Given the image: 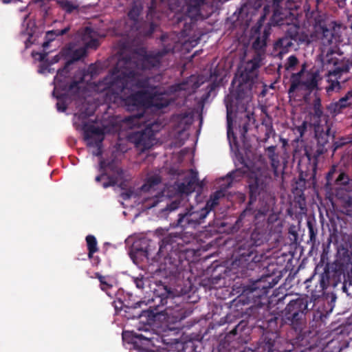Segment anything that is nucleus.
<instances>
[{
	"label": "nucleus",
	"instance_id": "obj_1",
	"mask_svg": "<svg viewBox=\"0 0 352 352\" xmlns=\"http://www.w3.org/2000/svg\"><path fill=\"white\" fill-rule=\"evenodd\" d=\"M256 227L250 238L239 244L234 264L239 267L236 273L242 278H248V283H243L242 294L249 298H261L269 289L275 286L280 278V271L273 263L264 261V254H258L256 248L265 241V233Z\"/></svg>",
	"mask_w": 352,
	"mask_h": 352
},
{
	"label": "nucleus",
	"instance_id": "obj_2",
	"mask_svg": "<svg viewBox=\"0 0 352 352\" xmlns=\"http://www.w3.org/2000/svg\"><path fill=\"white\" fill-rule=\"evenodd\" d=\"M102 67H88V72L91 73L85 74L83 72L80 80L74 81L71 85L70 89L76 87L80 89L84 82H87L88 89L93 90L97 94H103V100L106 103H116L120 98L121 94L126 90L130 89L135 86L138 88H147L149 86L150 78L146 77L139 78L134 71H131L128 74L122 75H110L104 77L102 80L98 82H88L93 78L94 72H96L98 69Z\"/></svg>",
	"mask_w": 352,
	"mask_h": 352
},
{
	"label": "nucleus",
	"instance_id": "obj_3",
	"mask_svg": "<svg viewBox=\"0 0 352 352\" xmlns=\"http://www.w3.org/2000/svg\"><path fill=\"white\" fill-rule=\"evenodd\" d=\"M305 324L306 319L287 307L280 314L265 310L261 326L268 331L263 335L253 352H290L282 348L278 331L284 326H289L299 334Z\"/></svg>",
	"mask_w": 352,
	"mask_h": 352
},
{
	"label": "nucleus",
	"instance_id": "obj_4",
	"mask_svg": "<svg viewBox=\"0 0 352 352\" xmlns=\"http://www.w3.org/2000/svg\"><path fill=\"white\" fill-rule=\"evenodd\" d=\"M194 239L188 232H170L162 239L157 254L164 257V270L175 276L185 270L189 264L187 257L192 253L188 245Z\"/></svg>",
	"mask_w": 352,
	"mask_h": 352
},
{
	"label": "nucleus",
	"instance_id": "obj_5",
	"mask_svg": "<svg viewBox=\"0 0 352 352\" xmlns=\"http://www.w3.org/2000/svg\"><path fill=\"white\" fill-rule=\"evenodd\" d=\"M320 274L324 278L328 287L335 288L342 283V288L344 290L346 277L352 276V259L349 250L346 248L339 249L336 260L331 264L327 263Z\"/></svg>",
	"mask_w": 352,
	"mask_h": 352
},
{
	"label": "nucleus",
	"instance_id": "obj_6",
	"mask_svg": "<svg viewBox=\"0 0 352 352\" xmlns=\"http://www.w3.org/2000/svg\"><path fill=\"white\" fill-rule=\"evenodd\" d=\"M258 67H238L232 85H236V89L232 93L237 102L252 97L256 89L260 85L258 80Z\"/></svg>",
	"mask_w": 352,
	"mask_h": 352
},
{
	"label": "nucleus",
	"instance_id": "obj_7",
	"mask_svg": "<svg viewBox=\"0 0 352 352\" xmlns=\"http://www.w3.org/2000/svg\"><path fill=\"white\" fill-rule=\"evenodd\" d=\"M275 203L274 199L270 198V201H258L256 209L254 210L248 204L245 210L240 214L236 221L234 228L239 229L243 226H250L252 223L256 227L265 226L269 214L272 211V206Z\"/></svg>",
	"mask_w": 352,
	"mask_h": 352
},
{
	"label": "nucleus",
	"instance_id": "obj_8",
	"mask_svg": "<svg viewBox=\"0 0 352 352\" xmlns=\"http://www.w3.org/2000/svg\"><path fill=\"white\" fill-rule=\"evenodd\" d=\"M314 126V138L316 142V145L310 148L306 147L305 154L309 162L316 165L318 158L324 153L331 146L330 140H333L334 134L331 133V126L328 124L327 120L324 124H318Z\"/></svg>",
	"mask_w": 352,
	"mask_h": 352
},
{
	"label": "nucleus",
	"instance_id": "obj_9",
	"mask_svg": "<svg viewBox=\"0 0 352 352\" xmlns=\"http://www.w3.org/2000/svg\"><path fill=\"white\" fill-rule=\"evenodd\" d=\"M120 130V126L111 118L109 120H102L100 126L96 124H85L83 131L85 139L90 146L100 148L104 138L105 133H116Z\"/></svg>",
	"mask_w": 352,
	"mask_h": 352
},
{
	"label": "nucleus",
	"instance_id": "obj_10",
	"mask_svg": "<svg viewBox=\"0 0 352 352\" xmlns=\"http://www.w3.org/2000/svg\"><path fill=\"white\" fill-rule=\"evenodd\" d=\"M320 78L318 72H308L306 67H302L300 72L292 74L288 93L293 95L297 91H302L310 94L313 91L320 89L318 83Z\"/></svg>",
	"mask_w": 352,
	"mask_h": 352
},
{
	"label": "nucleus",
	"instance_id": "obj_11",
	"mask_svg": "<svg viewBox=\"0 0 352 352\" xmlns=\"http://www.w3.org/2000/svg\"><path fill=\"white\" fill-rule=\"evenodd\" d=\"M142 52L133 53H120L116 54L111 59V64L116 65V66H125V65H145L151 64L155 66V61L157 60L160 56L162 54H158L156 55H146Z\"/></svg>",
	"mask_w": 352,
	"mask_h": 352
},
{
	"label": "nucleus",
	"instance_id": "obj_12",
	"mask_svg": "<svg viewBox=\"0 0 352 352\" xmlns=\"http://www.w3.org/2000/svg\"><path fill=\"white\" fill-rule=\"evenodd\" d=\"M249 205H252L258 197V201H270V198L274 199L270 192L268 191L267 184L265 181L256 173H252L249 175Z\"/></svg>",
	"mask_w": 352,
	"mask_h": 352
},
{
	"label": "nucleus",
	"instance_id": "obj_13",
	"mask_svg": "<svg viewBox=\"0 0 352 352\" xmlns=\"http://www.w3.org/2000/svg\"><path fill=\"white\" fill-rule=\"evenodd\" d=\"M177 216L176 226L183 229L195 228L204 222V220L208 216V211L203 208L196 210L193 206H190L182 208Z\"/></svg>",
	"mask_w": 352,
	"mask_h": 352
},
{
	"label": "nucleus",
	"instance_id": "obj_14",
	"mask_svg": "<svg viewBox=\"0 0 352 352\" xmlns=\"http://www.w3.org/2000/svg\"><path fill=\"white\" fill-rule=\"evenodd\" d=\"M154 126V124L148 123L144 129L131 132L128 137L129 142L134 144L135 146L142 152L149 149L153 144L157 131Z\"/></svg>",
	"mask_w": 352,
	"mask_h": 352
},
{
	"label": "nucleus",
	"instance_id": "obj_15",
	"mask_svg": "<svg viewBox=\"0 0 352 352\" xmlns=\"http://www.w3.org/2000/svg\"><path fill=\"white\" fill-rule=\"evenodd\" d=\"M53 84L54 87L52 96L57 100V111L65 112L66 111V67L59 68Z\"/></svg>",
	"mask_w": 352,
	"mask_h": 352
},
{
	"label": "nucleus",
	"instance_id": "obj_16",
	"mask_svg": "<svg viewBox=\"0 0 352 352\" xmlns=\"http://www.w3.org/2000/svg\"><path fill=\"white\" fill-rule=\"evenodd\" d=\"M318 269V266L315 268L313 274L305 281L307 292L311 295V297H309L310 303H313L314 300L322 296L324 289L329 287L324 278L320 274H317Z\"/></svg>",
	"mask_w": 352,
	"mask_h": 352
},
{
	"label": "nucleus",
	"instance_id": "obj_17",
	"mask_svg": "<svg viewBox=\"0 0 352 352\" xmlns=\"http://www.w3.org/2000/svg\"><path fill=\"white\" fill-rule=\"evenodd\" d=\"M154 321L147 322L146 319L142 320V322L143 323V324H140V326H138L137 327V329L139 331H143L144 333H138L133 331H123V339L126 340L128 336H131V342L135 345H138L139 344H144L146 346H149L150 344H153V333L151 331V324Z\"/></svg>",
	"mask_w": 352,
	"mask_h": 352
},
{
	"label": "nucleus",
	"instance_id": "obj_18",
	"mask_svg": "<svg viewBox=\"0 0 352 352\" xmlns=\"http://www.w3.org/2000/svg\"><path fill=\"white\" fill-rule=\"evenodd\" d=\"M119 303L121 305L120 311H123L122 315L128 320L139 318L142 321V320L146 319L147 322L155 320V314L153 311L150 309H140L142 302H137L133 306H122V302H119Z\"/></svg>",
	"mask_w": 352,
	"mask_h": 352
},
{
	"label": "nucleus",
	"instance_id": "obj_19",
	"mask_svg": "<svg viewBox=\"0 0 352 352\" xmlns=\"http://www.w3.org/2000/svg\"><path fill=\"white\" fill-rule=\"evenodd\" d=\"M210 78L206 87V94L202 96L203 100H207L217 87H219L226 76L227 71L225 67H210Z\"/></svg>",
	"mask_w": 352,
	"mask_h": 352
},
{
	"label": "nucleus",
	"instance_id": "obj_20",
	"mask_svg": "<svg viewBox=\"0 0 352 352\" xmlns=\"http://www.w3.org/2000/svg\"><path fill=\"white\" fill-rule=\"evenodd\" d=\"M310 304L311 303L309 301V296L307 295L299 296L296 298L290 300L285 307L297 313L300 317L306 319L307 312L312 309L314 305L313 304L311 307H309Z\"/></svg>",
	"mask_w": 352,
	"mask_h": 352
},
{
	"label": "nucleus",
	"instance_id": "obj_21",
	"mask_svg": "<svg viewBox=\"0 0 352 352\" xmlns=\"http://www.w3.org/2000/svg\"><path fill=\"white\" fill-rule=\"evenodd\" d=\"M148 95V104L157 110L167 107L170 104V95L166 92L155 91L153 93H149Z\"/></svg>",
	"mask_w": 352,
	"mask_h": 352
},
{
	"label": "nucleus",
	"instance_id": "obj_22",
	"mask_svg": "<svg viewBox=\"0 0 352 352\" xmlns=\"http://www.w3.org/2000/svg\"><path fill=\"white\" fill-rule=\"evenodd\" d=\"M349 69L350 67H336L333 72H329L327 79L328 85L325 87L328 94L340 89L341 86L338 80L340 79V75L342 73L349 72Z\"/></svg>",
	"mask_w": 352,
	"mask_h": 352
},
{
	"label": "nucleus",
	"instance_id": "obj_23",
	"mask_svg": "<svg viewBox=\"0 0 352 352\" xmlns=\"http://www.w3.org/2000/svg\"><path fill=\"white\" fill-rule=\"evenodd\" d=\"M133 250L140 256H144L148 259L155 250V245L151 240L142 239L134 243Z\"/></svg>",
	"mask_w": 352,
	"mask_h": 352
},
{
	"label": "nucleus",
	"instance_id": "obj_24",
	"mask_svg": "<svg viewBox=\"0 0 352 352\" xmlns=\"http://www.w3.org/2000/svg\"><path fill=\"white\" fill-rule=\"evenodd\" d=\"M80 94L85 98V102L82 104L80 109V117L84 119L94 114L98 105L96 100H98V98H87L85 92H82Z\"/></svg>",
	"mask_w": 352,
	"mask_h": 352
},
{
	"label": "nucleus",
	"instance_id": "obj_25",
	"mask_svg": "<svg viewBox=\"0 0 352 352\" xmlns=\"http://www.w3.org/2000/svg\"><path fill=\"white\" fill-rule=\"evenodd\" d=\"M266 36L263 35L261 37H258L254 41L252 46L254 50L260 51L266 45ZM264 58V54L261 52H258L253 58L248 61L249 64H252V66H258L261 64H263V60Z\"/></svg>",
	"mask_w": 352,
	"mask_h": 352
},
{
	"label": "nucleus",
	"instance_id": "obj_26",
	"mask_svg": "<svg viewBox=\"0 0 352 352\" xmlns=\"http://www.w3.org/2000/svg\"><path fill=\"white\" fill-rule=\"evenodd\" d=\"M81 40L85 49H96L99 45L98 34L89 28L83 30Z\"/></svg>",
	"mask_w": 352,
	"mask_h": 352
},
{
	"label": "nucleus",
	"instance_id": "obj_27",
	"mask_svg": "<svg viewBox=\"0 0 352 352\" xmlns=\"http://www.w3.org/2000/svg\"><path fill=\"white\" fill-rule=\"evenodd\" d=\"M107 168H111L112 164L111 163H107L104 160H101L100 162V169L101 171V174L96 177V181L98 182H100L102 179H104V178L107 179V182H105L102 184V186L104 188H107L109 186H113L117 184V179L116 177L112 176H108L106 174L105 170Z\"/></svg>",
	"mask_w": 352,
	"mask_h": 352
},
{
	"label": "nucleus",
	"instance_id": "obj_28",
	"mask_svg": "<svg viewBox=\"0 0 352 352\" xmlns=\"http://www.w3.org/2000/svg\"><path fill=\"white\" fill-rule=\"evenodd\" d=\"M123 100L129 110L138 109L144 104V95L142 92L138 91L126 96Z\"/></svg>",
	"mask_w": 352,
	"mask_h": 352
},
{
	"label": "nucleus",
	"instance_id": "obj_29",
	"mask_svg": "<svg viewBox=\"0 0 352 352\" xmlns=\"http://www.w3.org/2000/svg\"><path fill=\"white\" fill-rule=\"evenodd\" d=\"M95 278L98 279L100 289L109 297L113 298L115 292L112 291L113 289L112 278L109 276H103L99 272L95 273Z\"/></svg>",
	"mask_w": 352,
	"mask_h": 352
},
{
	"label": "nucleus",
	"instance_id": "obj_30",
	"mask_svg": "<svg viewBox=\"0 0 352 352\" xmlns=\"http://www.w3.org/2000/svg\"><path fill=\"white\" fill-rule=\"evenodd\" d=\"M167 314L168 316H172V318L175 320V322H180L182 320L185 319L188 316H189L192 311L186 309L183 306L177 305L173 309L167 308Z\"/></svg>",
	"mask_w": 352,
	"mask_h": 352
},
{
	"label": "nucleus",
	"instance_id": "obj_31",
	"mask_svg": "<svg viewBox=\"0 0 352 352\" xmlns=\"http://www.w3.org/2000/svg\"><path fill=\"white\" fill-rule=\"evenodd\" d=\"M310 115L312 118L313 125L322 124V118L323 117V111L322 108L321 100L319 97H316L313 101V106Z\"/></svg>",
	"mask_w": 352,
	"mask_h": 352
},
{
	"label": "nucleus",
	"instance_id": "obj_32",
	"mask_svg": "<svg viewBox=\"0 0 352 352\" xmlns=\"http://www.w3.org/2000/svg\"><path fill=\"white\" fill-rule=\"evenodd\" d=\"M86 56V49L82 47L67 49V65L75 64Z\"/></svg>",
	"mask_w": 352,
	"mask_h": 352
},
{
	"label": "nucleus",
	"instance_id": "obj_33",
	"mask_svg": "<svg viewBox=\"0 0 352 352\" xmlns=\"http://www.w3.org/2000/svg\"><path fill=\"white\" fill-rule=\"evenodd\" d=\"M298 29L296 26H292L288 29V34L293 38L294 41L301 43L309 44L316 39V36H309L303 33L300 34L298 32Z\"/></svg>",
	"mask_w": 352,
	"mask_h": 352
},
{
	"label": "nucleus",
	"instance_id": "obj_34",
	"mask_svg": "<svg viewBox=\"0 0 352 352\" xmlns=\"http://www.w3.org/2000/svg\"><path fill=\"white\" fill-rule=\"evenodd\" d=\"M204 0H189L186 5V13L191 19H197L200 15V7Z\"/></svg>",
	"mask_w": 352,
	"mask_h": 352
},
{
	"label": "nucleus",
	"instance_id": "obj_35",
	"mask_svg": "<svg viewBox=\"0 0 352 352\" xmlns=\"http://www.w3.org/2000/svg\"><path fill=\"white\" fill-rule=\"evenodd\" d=\"M197 175H192L190 178L185 179L184 182L178 186V189L180 192L188 195L195 191V185L197 182Z\"/></svg>",
	"mask_w": 352,
	"mask_h": 352
},
{
	"label": "nucleus",
	"instance_id": "obj_36",
	"mask_svg": "<svg viewBox=\"0 0 352 352\" xmlns=\"http://www.w3.org/2000/svg\"><path fill=\"white\" fill-rule=\"evenodd\" d=\"M316 32L321 33V39L323 40L324 44H331L333 38V34L331 30L327 28V25L323 23L320 22L315 25Z\"/></svg>",
	"mask_w": 352,
	"mask_h": 352
},
{
	"label": "nucleus",
	"instance_id": "obj_37",
	"mask_svg": "<svg viewBox=\"0 0 352 352\" xmlns=\"http://www.w3.org/2000/svg\"><path fill=\"white\" fill-rule=\"evenodd\" d=\"M174 120L177 123V126L181 130L186 129L192 123V116L186 112L176 115Z\"/></svg>",
	"mask_w": 352,
	"mask_h": 352
},
{
	"label": "nucleus",
	"instance_id": "obj_38",
	"mask_svg": "<svg viewBox=\"0 0 352 352\" xmlns=\"http://www.w3.org/2000/svg\"><path fill=\"white\" fill-rule=\"evenodd\" d=\"M28 29L25 32V34L28 36V38L25 41V47H30L32 44L37 43L38 34L36 32L34 23L33 22L27 23Z\"/></svg>",
	"mask_w": 352,
	"mask_h": 352
},
{
	"label": "nucleus",
	"instance_id": "obj_39",
	"mask_svg": "<svg viewBox=\"0 0 352 352\" xmlns=\"http://www.w3.org/2000/svg\"><path fill=\"white\" fill-rule=\"evenodd\" d=\"M293 38L288 34V31L285 36L278 39L274 44V48L278 51V54L281 56L283 51L293 45Z\"/></svg>",
	"mask_w": 352,
	"mask_h": 352
},
{
	"label": "nucleus",
	"instance_id": "obj_40",
	"mask_svg": "<svg viewBox=\"0 0 352 352\" xmlns=\"http://www.w3.org/2000/svg\"><path fill=\"white\" fill-rule=\"evenodd\" d=\"M126 123L131 128L138 126L140 127L142 124H144L146 118H144V113H138L124 118Z\"/></svg>",
	"mask_w": 352,
	"mask_h": 352
},
{
	"label": "nucleus",
	"instance_id": "obj_41",
	"mask_svg": "<svg viewBox=\"0 0 352 352\" xmlns=\"http://www.w3.org/2000/svg\"><path fill=\"white\" fill-rule=\"evenodd\" d=\"M162 182V178L159 175H153L148 177L142 186L141 190L144 192H148L155 186L160 184Z\"/></svg>",
	"mask_w": 352,
	"mask_h": 352
},
{
	"label": "nucleus",
	"instance_id": "obj_42",
	"mask_svg": "<svg viewBox=\"0 0 352 352\" xmlns=\"http://www.w3.org/2000/svg\"><path fill=\"white\" fill-rule=\"evenodd\" d=\"M340 55L336 52L331 51L328 52L325 55L322 57V63L324 65H332L336 66L339 63Z\"/></svg>",
	"mask_w": 352,
	"mask_h": 352
},
{
	"label": "nucleus",
	"instance_id": "obj_43",
	"mask_svg": "<svg viewBox=\"0 0 352 352\" xmlns=\"http://www.w3.org/2000/svg\"><path fill=\"white\" fill-rule=\"evenodd\" d=\"M85 240L88 250V258H91L92 254H94V253L99 250L96 238L94 235L89 234L86 236Z\"/></svg>",
	"mask_w": 352,
	"mask_h": 352
},
{
	"label": "nucleus",
	"instance_id": "obj_44",
	"mask_svg": "<svg viewBox=\"0 0 352 352\" xmlns=\"http://www.w3.org/2000/svg\"><path fill=\"white\" fill-rule=\"evenodd\" d=\"M268 158L270 160L271 166L274 170H276L280 165L278 155L276 153V146H270L266 149Z\"/></svg>",
	"mask_w": 352,
	"mask_h": 352
},
{
	"label": "nucleus",
	"instance_id": "obj_45",
	"mask_svg": "<svg viewBox=\"0 0 352 352\" xmlns=\"http://www.w3.org/2000/svg\"><path fill=\"white\" fill-rule=\"evenodd\" d=\"M66 31L65 29H63L61 30H52L48 31L45 34V41L43 43L42 47L44 50H46L50 46V43L52 41H54L55 38L63 34Z\"/></svg>",
	"mask_w": 352,
	"mask_h": 352
},
{
	"label": "nucleus",
	"instance_id": "obj_46",
	"mask_svg": "<svg viewBox=\"0 0 352 352\" xmlns=\"http://www.w3.org/2000/svg\"><path fill=\"white\" fill-rule=\"evenodd\" d=\"M221 195V191H216L213 195H211L210 199L207 201L205 206L202 208L203 209H206V210L208 211V214L216 206L219 204V199Z\"/></svg>",
	"mask_w": 352,
	"mask_h": 352
},
{
	"label": "nucleus",
	"instance_id": "obj_47",
	"mask_svg": "<svg viewBox=\"0 0 352 352\" xmlns=\"http://www.w3.org/2000/svg\"><path fill=\"white\" fill-rule=\"evenodd\" d=\"M352 104V91H348L344 96L336 102V107L340 110Z\"/></svg>",
	"mask_w": 352,
	"mask_h": 352
},
{
	"label": "nucleus",
	"instance_id": "obj_48",
	"mask_svg": "<svg viewBox=\"0 0 352 352\" xmlns=\"http://www.w3.org/2000/svg\"><path fill=\"white\" fill-rule=\"evenodd\" d=\"M262 125L265 127V139L267 140L273 133H274V130L270 118L267 117V118L263 119L262 121Z\"/></svg>",
	"mask_w": 352,
	"mask_h": 352
},
{
	"label": "nucleus",
	"instance_id": "obj_49",
	"mask_svg": "<svg viewBox=\"0 0 352 352\" xmlns=\"http://www.w3.org/2000/svg\"><path fill=\"white\" fill-rule=\"evenodd\" d=\"M245 173V170L241 168L229 173L226 176L227 179L229 181L228 186H230L233 181L237 180L238 177H242Z\"/></svg>",
	"mask_w": 352,
	"mask_h": 352
},
{
	"label": "nucleus",
	"instance_id": "obj_50",
	"mask_svg": "<svg viewBox=\"0 0 352 352\" xmlns=\"http://www.w3.org/2000/svg\"><path fill=\"white\" fill-rule=\"evenodd\" d=\"M349 180L350 179L349 175L344 172H341L336 179L335 184L336 185L346 186L349 184Z\"/></svg>",
	"mask_w": 352,
	"mask_h": 352
},
{
	"label": "nucleus",
	"instance_id": "obj_51",
	"mask_svg": "<svg viewBox=\"0 0 352 352\" xmlns=\"http://www.w3.org/2000/svg\"><path fill=\"white\" fill-rule=\"evenodd\" d=\"M307 227L309 230V241L314 243L316 240L317 229L311 221H307Z\"/></svg>",
	"mask_w": 352,
	"mask_h": 352
},
{
	"label": "nucleus",
	"instance_id": "obj_52",
	"mask_svg": "<svg viewBox=\"0 0 352 352\" xmlns=\"http://www.w3.org/2000/svg\"><path fill=\"white\" fill-rule=\"evenodd\" d=\"M307 129V122L303 121L299 126L295 127L296 133L299 134L298 138H302Z\"/></svg>",
	"mask_w": 352,
	"mask_h": 352
},
{
	"label": "nucleus",
	"instance_id": "obj_53",
	"mask_svg": "<svg viewBox=\"0 0 352 352\" xmlns=\"http://www.w3.org/2000/svg\"><path fill=\"white\" fill-rule=\"evenodd\" d=\"M142 9V7L140 5L133 6L132 8V9L129 12V16L131 19L135 20L137 19V17L138 16V15L140 14Z\"/></svg>",
	"mask_w": 352,
	"mask_h": 352
},
{
	"label": "nucleus",
	"instance_id": "obj_54",
	"mask_svg": "<svg viewBox=\"0 0 352 352\" xmlns=\"http://www.w3.org/2000/svg\"><path fill=\"white\" fill-rule=\"evenodd\" d=\"M182 201L180 199L176 198L170 204L167 205L166 209L169 211H173L180 208Z\"/></svg>",
	"mask_w": 352,
	"mask_h": 352
},
{
	"label": "nucleus",
	"instance_id": "obj_55",
	"mask_svg": "<svg viewBox=\"0 0 352 352\" xmlns=\"http://www.w3.org/2000/svg\"><path fill=\"white\" fill-rule=\"evenodd\" d=\"M133 283L135 284L137 288L143 289L144 287V278L142 276L140 277L133 278Z\"/></svg>",
	"mask_w": 352,
	"mask_h": 352
},
{
	"label": "nucleus",
	"instance_id": "obj_56",
	"mask_svg": "<svg viewBox=\"0 0 352 352\" xmlns=\"http://www.w3.org/2000/svg\"><path fill=\"white\" fill-rule=\"evenodd\" d=\"M226 108H227V122H228V127H230V125L231 124V122H232V118L230 116V115L232 112V104H230V105L227 104Z\"/></svg>",
	"mask_w": 352,
	"mask_h": 352
},
{
	"label": "nucleus",
	"instance_id": "obj_57",
	"mask_svg": "<svg viewBox=\"0 0 352 352\" xmlns=\"http://www.w3.org/2000/svg\"><path fill=\"white\" fill-rule=\"evenodd\" d=\"M336 167L335 166H333L327 175V180L328 183L333 179V174L336 173Z\"/></svg>",
	"mask_w": 352,
	"mask_h": 352
},
{
	"label": "nucleus",
	"instance_id": "obj_58",
	"mask_svg": "<svg viewBox=\"0 0 352 352\" xmlns=\"http://www.w3.org/2000/svg\"><path fill=\"white\" fill-rule=\"evenodd\" d=\"M133 190H127L124 192H122L121 194H120V197L124 199V200H128L129 199L132 195H133Z\"/></svg>",
	"mask_w": 352,
	"mask_h": 352
},
{
	"label": "nucleus",
	"instance_id": "obj_59",
	"mask_svg": "<svg viewBox=\"0 0 352 352\" xmlns=\"http://www.w3.org/2000/svg\"><path fill=\"white\" fill-rule=\"evenodd\" d=\"M299 63L296 56H291L288 58V66H295Z\"/></svg>",
	"mask_w": 352,
	"mask_h": 352
},
{
	"label": "nucleus",
	"instance_id": "obj_60",
	"mask_svg": "<svg viewBox=\"0 0 352 352\" xmlns=\"http://www.w3.org/2000/svg\"><path fill=\"white\" fill-rule=\"evenodd\" d=\"M45 54L40 52H32V56L34 59L37 60H42L45 58Z\"/></svg>",
	"mask_w": 352,
	"mask_h": 352
},
{
	"label": "nucleus",
	"instance_id": "obj_61",
	"mask_svg": "<svg viewBox=\"0 0 352 352\" xmlns=\"http://www.w3.org/2000/svg\"><path fill=\"white\" fill-rule=\"evenodd\" d=\"M54 71V69L53 67H39V69L38 70V72L40 74H45L46 72L47 73H52Z\"/></svg>",
	"mask_w": 352,
	"mask_h": 352
},
{
	"label": "nucleus",
	"instance_id": "obj_62",
	"mask_svg": "<svg viewBox=\"0 0 352 352\" xmlns=\"http://www.w3.org/2000/svg\"><path fill=\"white\" fill-rule=\"evenodd\" d=\"M251 6H252V2L250 1L244 3L241 8V12H246L249 11Z\"/></svg>",
	"mask_w": 352,
	"mask_h": 352
},
{
	"label": "nucleus",
	"instance_id": "obj_63",
	"mask_svg": "<svg viewBox=\"0 0 352 352\" xmlns=\"http://www.w3.org/2000/svg\"><path fill=\"white\" fill-rule=\"evenodd\" d=\"M89 258L91 261L92 265L94 266H98L100 263V258L98 256H94V254H92V257Z\"/></svg>",
	"mask_w": 352,
	"mask_h": 352
},
{
	"label": "nucleus",
	"instance_id": "obj_64",
	"mask_svg": "<svg viewBox=\"0 0 352 352\" xmlns=\"http://www.w3.org/2000/svg\"><path fill=\"white\" fill-rule=\"evenodd\" d=\"M149 201H151V203L148 204L149 208L155 207L160 201L159 197L157 196L151 199Z\"/></svg>",
	"mask_w": 352,
	"mask_h": 352
}]
</instances>
